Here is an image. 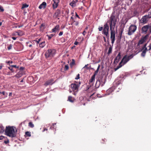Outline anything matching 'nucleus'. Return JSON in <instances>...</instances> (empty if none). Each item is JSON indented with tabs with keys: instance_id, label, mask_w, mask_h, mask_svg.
<instances>
[{
	"instance_id": "nucleus-1",
	"label": "nucleus",
	"mask_w": 151,
	"mask_h": 151,
	"mask_svg": "<svg viewBox=\"0 0 151 151\" xmlns=\"http://www.w3.org/2000/svg\"><path fill=\"white\" fill-rule=\"evenodd\" d=\"M14 128L15 127L10 126L6 127L5 133L7 136L14 138L16 136V133L15 132Z\"/></svg>"
},
{
	"instance_id": "nucleus-2",
	"label": "nucleus",
	"mask_w": 151,
	"mask_h": 151,
	"mask_svg": "<svg viewBox=\"0 0 151 151\" xmlns=\"http://www.w3.org/2000/svg\"><path fill=\"white\" fill-rule=\"evenodd\" d=\"M117 22V18L115 17L114 14H111L109 18L110 29H114Z\"/></svg>"
},
{
	"instance_id": "nucleus-3",
	"label": "nucleus",
	"mask_w": 151,
	"mask_h": 151,
	"mask_svg": "<svg viewBox=\"0 0 151 151\" xmlns=\"http://www.w3.org/2000/svg\"><path fill=\"white\" fill-rule=\"evenodd\" d=\"M55 50L54 49H49L45 52V56L46 58L50 59L53 57L55 54Z\"/></svg>"
},
{
	"instance_id": "nucleus-4",
	"label": "nucleus",
	"mask_w": 151,
	"mask_h": 151,
	"mask_svg": "<svg viewBox=\"0 0 151 151\" xmlns=\"http://www.w3.org/2000/svg\"><path fill=\"white\" fill-rule=\"evenodd\" d=\"M129 61V60L126 58V55L124 56L123 58H122L121 61H120L119 64L118 66H117L116 68H114V71H116L119 68L122 67V66L127 63L128 61Z\"/></svg>"
},
{
	"instance_id": "nucleus-5",
	"label": "nucleus",
	"mask_w": 151,
	"mask_h": 151,
	"mask_svg": "<svg viewBox=\"0 0 151 151\" xmlns=\"http://www.w3.org/2000/svg\"><path fill=\"white\" fill-rule=\"evenodd\" d=\"M151 32V24L150 25L148 24L144 26L141 29V33L144 34H146L147 32Z\"/></svg>"
},
{
	"instance_id": "nucleus-6",
	"label": "nucleus",
	"mask_w": 151,
	"mask_h": 151,
	"mask_svg": "<svg viewBox=\"0 0 151 151\" xmlns=\"http://www.w3.org/2000/svg\"><path fill=\"white\" fill-rule=\"evenodd\" d=\"M137 27L136 25L131 24L129 27L127 32V35L129 36H131L134 34L136 31Z\"/></svg>"
},
{
	"instance_id": "nucleus-7",
	"label": "nucleus",
	"mask_w": 151,
	"mask_h": 151,
	"mask_svg": "<svg viewBox=\"0 0 151 151\" xmlns=\"http://www.w3.org/2000/svg\"><path fill=\"white\" fill-rule=\"evenodd\" d=\"M81 84V82H79V84H77V82L76 81L74 82V83H72L70 85V87L72 91L74 92H77L78 90V88L79 86V84Z\"/></svg>"
},
{
	"instance_id": "nucleus-8",
	"label": "nucleus",
	"mask_w": 151,
	"mask_h": 151,
	"mask_svg": "<svg viewBox=\"0 0 151 151\" xmlns=\"http://www.w3.org/2000/svg\"><path fill=\"white\" fill-rule=\"evenodd\" d=\"M111 30V43H112V45L114 43L115 40V31L114 29H110Z\"/></svg>"
},
{
	"instance_id": "nucleus-9",
	"label": "nucleus",
	"mask_w": 151,
	"mask_h": 151,
	"mask_svg": "<svg viewBox=\"0 0 151 151\" xmlns=\"http://www.w3.org/2000/svg\"><path fill=\"white\" fill-rule=\"evenodd\" d=\"M109 30V26L108 25L107 23H106L104 25V28L103 30V33L107 36L108 34Z\"/></svg>"
},
{
	"instance_id": "nucleus-10",
	"label": "nucleus",
	"mask_w": 151,
	"mask_h": 151,
	"mask_svg": "<svg viewBox=\"0 0 151 151\" xmlns=\"http://www.w3.org/2000/svg\"><path fill=\"white\" fill-rule=\"evenodd\" d=\"M151 18H149V17L147 15H145L142 17V18L140 19V22L141 23H146L147 21L148 20V19Z\"/></svg>"
},
{
	"instance_id": "nucleus-11",
	"label": "nucleus",
	"mask_w": 151,
	"mask_h": 151,
	"mask_svg": "<svg viewBox=\"0 0 151 151\" xmlns=\"http://www.w3.org/2000/svg\"><path fill=\"white\" fill-rule=\"evenodd\" d=\"M55 82L54 81V80L53 79H50L46 81L45 82L44 85L45 86H47L48 85H52Z\"/></svg>"
},
{
	"instance_id": "nucleus-12",
	"label": "nucleus",
	"mask_w": 151,
	"mask_h": 151,
	"mask_svg": "<svg viewBox=\"0 0 151 151\" xmlns=\"http://www.w3.org/2000/svg\"><path fill=\"white\" fill-rule=\"evenodd\" d=\"M147 35L140 39V40L138 42L137 45L139 46L140 45H142V44H143L144 42H145L146 40L147 39Z\"/></svg>"
},
{
	"instance_id": "nucleus-13",
	"label": "nucleus",
	"mask_w": 151,
	"mask_h": 151,
	"mask_svg": "<svg viewBox=\"0 0 151 151\" xmlns=\"http://www.w3.org/2000/svg\"><path fill=\"white\" fill-rule=\"evenodd\" d=\"M52 7L53 9H55L57 7L59 2V0H52Z\"/></svg>"
},
{
	"instance_id": "nucleus-14",
	"label": "nucleus",
	"mask_w": 151,
	"mask_h": 151,
	"mask_svg": "<svg viewBox=\"0 0 151 151\" xmlns=\"http://www.w3.org/2000/svg\"><path fill=\"white\" fill-rule=\"evenodd\" d=\"M121 52H119L118 54V55H117L116 58H115L114 59V63L115 64H117L118 63L119 60H120L121 58Z\"/></svg>"
},
{
	"instance_id": "nucleus-15",
	"label": "nucleus",
	"mask_w": 151,
	"mask_h": 151,
	"mask_svg": "<svg viewBox=\"0 0 151 151\" xmlns=\"http://www.w3.org/2000/svg\"><path fill=\"white\" fill-rule=\"evenodd\" d=\"M60 10L59 9H57L56 10L55 13H54L53 15V17L54 18H56L59 17V16L60 14Z\"/></svg>"
},
{
	"instance_id": "nucleus-16",
	"label": "nucleus",
	"mask_w": 151,
	"mask_h": 151,
	"mask_svg": "<svg viewBox=\"0 0 151 151\" xmlns=\"http://www.w3.org/2000/svg\"><path fill=\"white\" fill-rule=\"evenodd\" d=\"M24 74V72H22L21 71H19V72H18L17 74L14 76L18 78H19L21 77Z\"/></svg>"
},
{
	"instance_id": "nucleus-17",
	"label": "nucleus",
	"mask_w": 151,
	"mask_h": 151,
	"mask_svg": "<svg viewBox=\"0 0 151 151\" xmlns=\"http://www.w3.org/2000/svg\"><path fill=\"white\" fill-rule=\"evenodd\" d=\"M60 30V26L59 25H56L55 27L52 29V32H58Z\"/></svg>"
},
{
	"instance_id": "nucleus-18",
	"label": "nucleus",
	"mask_w": 151,
	"mask_h": 151,
	"mask_svg": "<svg viewBox=\"0 0 151 151\" xmlns=\"http://www.w3.org/2000/svg\"><path fill=\"white\" fill-rule=\"evenodd\" d=\"M46 5V3L44 1L40 5L39 7H38V8L39 9H41L42 8L45 9V8Z\"/></svg>"
},
{
	"instance_id": "nucleus-19",
	"label": "nucleus",
	"mask_w": 151,
	"mask_h": 151,
	"mask_svg": "<svg viewBox=\"0 0 151 151\" xmlns=\"http://www.w3.org/2000/svg\"><path fill=\"white\" fill-rule=\"evenodd\" d=\"M78 1V0H73L70 3V5L72 7H74L76 6V4Z\"/></svg>"
},
{
	"instance_id": "nucleus-20",
	"label": "nucleus",
	"mask_w": 151,
	"mask_h": 151,
	"mask_svg": "<svg viewBox=\"0 0 151 151\" xmlns=\"http://www.w3.org/2000/svg\"><path fill=\"white\" fill-rule=\"evenodd\" d=\"M100 85V81H97L96 83L95 84V86L96 88H98L99 86Z\"/></svg>"
},
{
	"instance_id": "nucleus-21",
	"label": "nucleus",
	"mask_w": 151,
	"mask_h": 151,
	"mask_svg": "<svg viewBox=\"0 0 151 151\" xmlns=\"http://www.w3.org/2000/svg\"><path fill=\"white\" fill-rule=\"evenodd\" d=\"M4 131V127L2 124L0 125V133H2Z\"/></svg>"
},
{
	"instance_id": "nucleus-22",
	"label": "nucleus",
	"mask_w": 151,
	"mask_h": 151,
	"mask_svg": "<svg viewBox=\"0 0 151 151\" xmlns=\"http://www.w3.org/2000/svg\"><path fill=\"white\" fill-rule=\"evenodd\" d=\"M93 82L90 83L89 82V83H88V84L87 86V88L88 89H89L90 88H91V87L93 86Z\"/></svg>"
},
{
	"instance_id": "nucleus-23",
	"label": "nucleus",
	"mask_w": 151,
	"mask_h": 151,
	"mask_svg": "<svg viewBox=\"0 0 151 151\" xmlns=\"http://www.w3.org/2000/svg\"><path fill=\"white\" fill-rule=\"evenodd\" d=\"M75 65V60L74 59H72V62L70 63V68H72L73 65Z\"/></svg>"
},
{
	"instance_id": "nucleus-24",
	"label": "nucleus",
	"mask_w": 151,
	"mask_h": 151,
	"mask_svg": "<svg viewBox=\"0 0 151 151\" xmlns=\"http://www.w3.org/2000/svg\"><path fill=\"white\" fill-rule=\"evenodd\" d=\"M45 45V41L42 42L39 44V46L40 47L42 48Z\"/></svg>"
},
{
	"instance_id": "nucleus-25",
	"label": "nucleus",
	"mask_w": 151,
	"mask_h": 151,
	"mask_svg": "<svg viewBox=\"0 0 151 151\" xmlns=\"http://www.w3.org/2000/svg\"><path fill=\"white\" fill-rule=\"evenodd\" d=\"M100 65H99L98 66V67H97V70L96 71H95L93 75L95 76L97 75V73H98L99 70L100 68Z\"/></svg>"
},
{
	"instance_id": "nucleus-26",
	"label": "nucleus",
	"mask_w": 151,
	"mask_h": 151,
	"mask_svg": "<svg viewBox=\"0 0 151 151\" xmlns=\"http://www.w3.org/2000/svg\"><path fill=\"white\" fill-rule=\"evenodd\" d=\"M95 76L94 75H93L92 76H91V78L90 79L89 82H94V81H95Z\"/></svg>"
},
{
	"instance_id": "nucleus-27",
	"label": "nucleus",
	"mask_w": 151,
	"mask_h": 151,
	"mask_svg": "<svg viewBox=\"0 0 151 151\" xmlns=\"http://www.w3.org/2000/svg\"><path fill=\"white\" fill-rule=\"evenodd\" d=\"M112 51V47L110 45V47L109 48V51H108L107 54L108 55H109L111 53Z\"/></svg>"
},
{
	"instance_id": "nucleus-28",
	"label": "nucleus",
	"mask_w": 151,
	"mask_h": 151,
	"mask_svg": "<svg viewBox=\"0 0 151 151\" xmlns=\"http://www.w3.org/2000/svg\"><path fill=\"white\" fill-rule=\"evenodd\" d=\"M17 35L19 36H21L23 35V32L19 30L17 31Z\"/></svg>"
},
{
	"instance_id": "nucleus-29",
	"label": "nucleus",
	"mask_w": 151,
	"mask_h": 151,
	"mask_svg": "<svg viewBox=\"0 0 151 151\" xmlns=\"http://www.w3.org/2000/svg\"><path fill=\"white\" fill-rule=\"evenodd\" d=\"M133 56L134 55L133 54L129 55V56H127V55H126V58H127L128 60H129L131 58H132L133 57Z\"/></svg>"
},
{
	"instance_id": "nucleus-30",
	"label": "nucleus",
	"mask_w": 151,
	"mask_h": 151,
	"mask_svg": "<svg viewBox=\"0 0 151 151\" xmlns=\"http://www.w3.org/2000/svg\"><path fill=\"white\" fill-rule=\"evenodd\" d=\"M29 127L32 128L34 127V124H33L32 122H30L29 123Z\"/></svg>"
},
{
	"instance_id": "nucleus-31",
	"label": "nucleus",
	"mask_w": 151,
	"mask_h": 151,
	"mask_svg": "<svg viewBox=\"0 0 151 151\" xmlns=\"http://www.w3.org/2000/svg\"><path fill=\"white\" fill-rule=\"evenodd\" d=\"M29 6V5L28 4H24L22 5V6L21 9H24V8L26 7H28Z\"/></svg>"
},
{
	"instance_id": "nucleus-32",
	"label": "nucleus",
	"mask_w": 151,
	"mask_h": 151,
	"mask_svg": "<svg viewBox=\"0 0 151 151\" xmlns=\"http://www.w3.org/2000/svg\"><path fill=\"white\" fill-rule=\"evenodd\" d=\"M124 29L123 28H122L120 29V30L119 32L118 35L122 36L123 32Z\"/></svg>"
},
{
	"instance_id": "nucleus-33",
	"label": "nucleus",
	"mask_w": 151,
	"mask_h": 151,
	"mask_svg": "<svg viewBox=\"0 0 151 151\" xmlns=\"http://www.w3.org/2000/svg\"><path fill=\"white\" fill-rule=\"evenodd\" d=\"M68 100L71 102H73V100H72V98L71 96H68Z\"/></svg>"
},
{
	"instance_id": "nucleus-34",
	"label": "nucleus",
	"mask_w": 151,
	"mask_h": 151,
	"mask_svg": "<svg viewBox=\"0 0 151 151\" xmlns=\"http://www.w3.org/2000/svg\"><path fill=\"white\" fill-rule=\"evenodd\" d=\"M55 34H51L50 35H47V36L48 37V40H50L52 37L54 36Z\"/></svg>"
},
{
	"instance_id": "nucleus-35",
	"label": "nucleus",
	"mask_w": 151,
	"mask_h": 151,
	"mask_svg": "<svg viewBox=\"0 0 151 151\" xmlns=\"http://www.w3.org/2000/svg\"><path fill=\"white\" fill-rule=\"evenodd\" d=\"M122 36L118 35L117 37V42H119L120 41L121 39L122 38Z\"/></svg>"
},
{
	"instance_id": "nucleus-36",
	"label": "nucleus",
	"mask_w": 151,
	"mask_h": 151,
	"mask_svg": "<svg viewBox=\"0 0 151 151\" xmlns=\"http://www.w3.org/2000/svg\"><path fill=\"white\" fill-rule=\"evenodd\" d=\"M142 50H143V51H145V52H146L147 51H149L148 50V49H147V47H145V48L142 47V49L141 50V51Z\"/></svg>"
},
{
	"instance_id": "nucleus-37",
	"label": "nucleus",
	"mask_w": 151,
	"mask_h": 151,
	"mask_svg": "<svg viewBox=\"0 0 151 151\" xmlns=\"http://www.w3.org/2000/svg\"><path fill=\"white\" fill-rule=\"evenodd\" d=\"M146 52H145V51H143L142 52V53L141 54V55L142 57H145Z\"/></svg>"
},
{
	"instance_id": "nucleus-38",
	"label": "nucleus",
	"mask_w": 151,
	"mask_h": 151,
	"mask_svg": "<svg viewBox=\"0 0 151 151\" xmlns=\"http://www.w3.org/2000/svg\"><path fill=\"white\" fill-rule=\"evenodd\" d=\"M73 21L74 20H71V19H70V22H69L68 24L72 25L73 24V23L74 22H73Z\"/></svg>"
},
{
	"instance_id": "nucleus-39",
	"label": "nucleus",
	"mask_w": 151,
	"mask_h": 151,
	"mask_svg": "<svg viewBox=\"0 0 151 151\" xmlns=\"http://www.w3.org/2000/svg\"><path fill=\"white\" fill-rule=\"evenodd\" d=\"M12 44L9 45L7 47V49L9 50H10L12 48Z\"/></svg>"
},
{
	"instance_id": "nucleus-40",
	"label": "nucleus",
	"mask_w": 151,
	"mask_h": 151,
	"mask_svg": "<svg viewBox=\"0 0 151 151\" xmlns=\"http://www.w3.org/2000/svg\"><path fill=\"white\" fill-rule=\"evenodd\" d=\"M73 22H75V26H78L79 24V22L78 21H73Z\"/></svg>"
},
{
	"instance_id": "nucleus-41",
	"label": "nucleus",
	"mask_w": 151,
	"mask_h": 151,
	"mask_svg": "<svg viewBox=\"0 0 151 151\" xmlns=\"http://www.w3.org/2000/svg\"><path fill=\"white\" fill-rule=\"evenodd\" d=\"M5 63H7L9 65V64L10 63H13V62L12 61H6Z\"/></svg>"
},
{
	"instance_id": "nucleus-42",
	"label": "nucleus",
	"mask_w": 151,
	"mask_h": 151,
	"mask_svg": "<svg viewBox=\"0 0 151 151\" xmlns=\"http://www.w3.org/2000/svg\"><path fill=\"white\" fill-rule=\"evenodd\" d=\"M79 76H80V75L78 73V74H77L76 77L75 78V79H76V80L79 79L80 78Z\"/></svg>"
},
{
	"instance_id": "nucleus-43",
	"label": "nucleus",
	"mask_w": 151,
	"mask_h": 151,
	"mask_svg": "<svg viewBox=\"0 0 151 151\" xmlns=\"http://www.w3.org/2000/svg\"><path fill=\"white\" fill-rule=\"evenodd\" d=\"M68 65H65V70H68Z\"/></svg>"
},
{
	"instance_id": "nucleus-44",
	"label": "nucleus",
	"mask_w": 151,
	"mask_h": 151,
	"mask_svg": "<svg viewBox=\"0 0 151 151\" xmlns=\"http://www.w3.org/2000/svg\"><path fill=\"white\" fill-rule=\"evenodd\" d=\"M17 35V31L14 32H13L12 34L13 36H16Z\"/></svg>"
},
{
	"instance_id": "nucleus-45",
	"label": "nucleus",
	"mask_w": 151,
	"mask_h": 151,
	"mask_svg": "<svg viewBox=\"0 0 151 151\" xmlns=\"http://www.w3.org/2000/svg\"><path fill=\"white\" fill-rule=\"evenodd\" d=\"M103 27H99L98 29L99 30V31H101L103 30Z\"/></svg>"
},
{
	"instance_id": "nucleus-46",
	"label": "nucleus",
	"mask_w": 151,
	"mask_h": 151,
	"mask_svg": "<svg viewBox=\"0 0 151 151\" xmlns=\"http://www.w3.org/2000/svg\"><path fill=\"white\" fill-rule=\"evenodd\" d=\"M147 15L149 17V18H151V10H150V12H149L148 14Z\"/></svg>"
},
{
	"instance_id": "nucleus-47",
	"label": "nucleus",
	"mask_w": 151,
	"mask_h": 151,
	"mask_svg": "<svg viewBox=\"0 0 151 151\" xmlns=\"http://www.w3.org/2000/svg\"><path fill=\"white\" fill-rule=\"evenodd\" d=\"M12 72H14V70H13L12 67H9L8 68Z\"/></svg>"
},
{
	"instance_id": "nucleus-48",
	"label": "nucleus",
	"mask_w": 151,
	"mask_h": 151,
	"mask_svg": "<svg viewBox=\"0 0 151 151\" xmlns=\"http://www.w3.org/2000/svg\"><path fill=\"white\" fill-rule=\"evenodd\" d=\"M0 10L1 12H3L4 11V9H3V8L1 6H0Z\"/></svg>"
},
{
	"instance_id": "nucleus-49",
	"label": "nucleus",
	"mask_w": 151,
	"mask_h": 151,
	"mask_svg": "<svg viewBox=\"0 0 151 151\" xmlns=\"http://www.w3.org/2000/svg\"><path fill=\"white\" fill-rule=\"evenodd\" d=\"M1 93L2 94H3V95H4V96H5L6 95H7V93H6H6L4 91H3L1 93L0 92V94Z\"/></svg>"
},
{
	"instance_id": "nucleus-50",
	"label": "nucleus",
	"mask_w": 151,
	"mask_h": 151,
	"mask_svg": "<svg viewBox=\"0 0 151 151\" xmlns=\"http://www.w3.org/2000/svg\"><path fill=\"white\" fill-rule=\"evenodd\" d=\"M88 64H87L86 65H85L84 68H86V69H90L88 67Z\"/></svg>"
},
{
	"instance_id": "nucleus-51",
	"label": "nucleus",
	"mask_w": 151,
	"mask_h": 151,
	"mask_svg": "<svg viewBox=\"0 0 151 151\" xmlns=\"http://www.w3.org/2000/svg\"><path fill=\"white\" fill-rule=\"evenodd\" d=\"M4 142L6 144H7L9 143V140H5L4 141Z\"/></svg>"
},
{
	"instance_id": "nucleus-52",
	"label": "nucleus",
	"mask_w": 151,
	"mask_h": 151,
	"mask_svg": "<svg viewBox=\"0 0 151 151\" xmlns=\"http://www.w3.org/2000/svg\"><path fill=\"white\" fill-rule=\"evenodd\" d=\"M63 31H61L60 32H59V35L60 36L62 35H63Z\"/></svg>"
},
{
	"instance_id": "nucleus-53",
	"label": "nucleus",
	"mask_w": 151,
	"mask_h": 151,
	"mask_svg": "<svg viewBox=\"0 0 151 151\" xmlns=\"http://www.w3.org/2000/svg\"><path fill=\"white\" fill-rule=\"evenodd\" d=\"M11 67L12 68H18V67L16 65H11Z\"/></svg>"
},
{
	"instance_id": "nucleus-54",
	"label": "nucleus",
	"mask_w": 151,
	"mask_h": 151,
	"mask_svg": "<svg viewBox=\"0 0 151 151\" xmlns=\"http://www.w3.org/2000/svg\"><path fill=\"white\" fill-rule=\"evenodd\" d=\"M24 69V68L23 67H20L19 68V71H22V72H23V70Z\"/></svg>"
},
{
	"instance_id": "nucleus-55",
	"label": "nucleus",
	"mask_w": 151,
	"mask_h": 151,
	"mask_svg": "<svg viewBox=\"0 0 151 151\" xmlns=\"http://www.w3.org/2000/svg\"><path fill=\"white\" fill-rule=\"evenodd\" d=\"M29 135V132H25V136L26 137H28Z\"/></svg>"
},
{
	"instance_id": "nucleus-56",
	"label": "nucleus",
	"mask_w": 151,
	"mask_h": 151,
	"mask_svg": "<svg viewBox=\"0 0 151 151\" xmlns=\"http://www.w3.org/2000/svg\"><path fill=\"white\" fill-rule=\"evenodd\" d=\"M40 38L38 39V40H36V42H37V44L39 43L40 42Z\"/></svg>"
},
{
	"instance_id": "nucleus-57",
	"label": "nucleus",
	"mask_w": 151,
	"mask_h": 151,
	"mask_svg": "<svg viewBox=\"0 0 151 151\" xmlns=\"http://www.w3.org/2000/svg\"><path fill=\"white\" fill-rule=\"evenodd\" d=\"M86 32L85 30H84L83 31L82 34L83 35H84V36L85 35V34H86Z\"/></svg>"
},
{
	"instance_id": "nucleus-58",
	"label": "nucleus",
	"mask_w": 151,
	"mask_h": 151,
	"mask_svg": "<svg viewBox=\"0 0 151 151\" xmlns=\"http://www.w3.org/2000/svg\"><path fill=\"white\" fill-rule=\"evenodd\" d=\"M45 25L44 24H42L41 25V26H40V28H41L42 27H45Z\"/></svg>"
},
{
	"instance_id": "nucleus-59",
	"label": "nucleus",
	"mask_w": 151,
	"mask_h": 151,
	"mask_svg": "<svg viewBox=\"0 0 151 151\" xmlns=\"http://www.w3.org/2000/svg\"><path fill=\"white\" fill-rule=\"evenodd\" d=\"M147 43H146L145 45H144V46H143V47H144V48H145V47H146L147 46Z\"/></svg>"
},
{
	"instance_id": "nucleus-60",
	"label": "nucleus",
	"mask_w": 151,
	"mask_h": 151,
	"mask_svg": "<svg viewBox=\"0 0 151 151\" xmlns=\"http://www.w3.org/2000/svg\"><path fill=\"white\" fill-rule=\"evenodd\" d=\"M53 146V145L52 144H50V146H49V147H48V148L49 149H50V148H51V147H52V146Z\"/></svg>"
},
{
	"instance_id": "nucleus-61",
	"label": "nucleus",
	"mask_w": 151,
	"mask_h": 151,
	"mask_svg": "<svg viewBox=\"0 0 151 151\" xmlns=\"http://www.w3.org/2000/svg\"><path fill=\"white\" fill-rule=\"evenodd\" d=\"M78 43V42H75V43H74V44H75V45H77Z\"/></svg>"
},
{
	"instance_id": "nucleus-62",
	"label": "nucleus",
	"mask_w": 151,
	"mask_h": 151,
	"mask_svg": "<svg viewBox=\"0 0 151 151\" xmlns=\"http://www.w3.org/2000/svg\"><path fill=\"white\" fill-rule=\"evenodd\" d=\"M4 138V137L3 136H0V140H2Z\"/></svg>"
},
{
	"instance_id": "nucleus-63",
	"label": "nucleus",
	"mask_w": 151,
	"mask_h": 151,
	"mask_svg": "<svg viewBox=\"0 0 151 151\" xmlns=\"http://www.w3.org/2000/svg\"><path fill=\"white\" fill-rule=\"evenodd\" d=\"M149 48L148 49V50H151V46L150 45H149L148 46Z\"/></svg>"
},
{
	"instance_id": "nucleus-64",
	"label": "nucleus",
	"mask_w": 151,
	"mask_h": 151,
	"mask_svg": "<svg viewBox=\"0 0 151 151\" xmlns=\"http://www.w3.org/2000/svg\"><path fill=\"white\" fill-rule=\"evenodd\" d=\"M12 39L14 40H15L17 38L16 37H12Z\"/></svg>"
}]
</instances>
